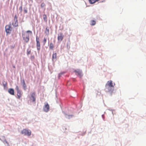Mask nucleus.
I'll return each mask as SVG.
<instances>
[{"mask_svg": "<svg viewBox=\"0 0 146 146\" xmlns=\"http://www.w3.org/2000/svg\"><path fill=\"white\" fill-rule=\"evenodd\" d=\"M113 87L112 81H109L106 85V89L108 92H112L113 90Z\"/></svg>", "mask_w": 146, "mask_h": 146, "instance_id": "1", "label": "nucleus"}, {"mask_svg": "<svg viewBox=\"0 0 146 146\" xmlns=\"http://www.w3.org/2000/svg\"><path fill=\"white\" fill-rule=\"evenodd\" d=\"M22 133L28 136H30L31 134V131L30 130L27 129H23L21 131Z\"/></svg>", "mask_w": 146, "mask_h": 146, "instance_id": "2", "label": "nucleus"}, {"mask_svg": "<svg viewBox=\"0 0 146 146\" xmlns=\"http://www.w3.org/2000/svg\"><path fill=\"white\" fill-rule=\"evenodd\" d=\"M16 90L17 92V98L20 99L22 96V94L21 92L19 90V87L17 86L16 87Z\"/></svg>", "mask_w": 146, "mask_h": 146, "instance_id": "3", "label": "nucleus"}, {"mask_svg": "<svg viewBox=\"0 0 146 146\" xmlns=\"http://www.w3.org/2000/svg\"><path fill=\"white\" fill-rule=\"evenodd\" d=\"M12 25L15 27L18 26L17 17L16 15H15V16L12 22Z\"/></svg>", "mask_w": 146, "mask_h": 146, "instance_id": "4", "label": "nucleus"}, {"mask_svg": "<svg viewBox=\"0 0 146 146\" xmlns=\"http://www.w3.org/2000/svg\"><path fill=\"white\" fill-rule=\"evenodd\" d=\"M36 47L38 51H40V44L39 38L38 36H36Z\"/></svg>", "mask_w": 146, "mask_h": 146, "instance_id": "5", "label": "nucleus"}, {"mask_svg": "<svg viewBox=\"0 0 146 146\" xmlns=\"http://www.w3.org/2000/svg\"><path fill=\"white\" fill-rule=\"evenodd\" d=\"M64 38V35L62 33H60L58 34L57 39L58 41L61 42Z\"/></svg>", "mask_w": 146, "mask_h": 146, "instance_id": "6", "label": "nucleus"}, {"mask_svg": "<svg viewBox=\"0 0 146 146\" xmlns=\"http://www.w3.org/2000/svg\"><path fill=\"white\" fill-rule=\"evenodd\" d=\"M49 106L47 103H46L45 104L43 107L44 111L45 112H48L49 110Z\"/></svg>", "mask_w": 146, "mask_h": 146, "instance_id": "7", "label": "nucleus"}, {"mask_svg": "<svg viewBox=\"0 0 146 146\" xmlns=\"http://www.w3.org/2000/svg\"><path fill=\"white\" fill-rule=\"evenodd\" d=\"M23 39L25 41L27 42L29 40V35H23Z\"/></svg>", "mask_w": 146, "mask_h": 146, "instance_id": "8", "label": "nucleus"}, {"mask_svg": "<svg viewBox=\"0 0 146 146\" xmlns=\"http://www.w3.org/2000/svg\"><path fill=\"white\" fill-rule=\"evenodd\" d=\"M36 93L35 92H33L31 95L30 98L31 100L33 102H35L36 101Z\"/></svg>", "mask_w": 146, "mask_h": 146, "instance_id": "9", "label": "nucleus"}, {"mask_svg": "<svg viewBox=\"0 0 146 146\" xmlns=\"http://www.w3.org/2000/svg\"><path fill=\"white\" fill-rule=\"evenodd\" d=\"M74 72L76 73V74L80 76H82V71L80 70L77 69L74 70Z\"/></svg>", "mask_w": 146, "mask_h": 146, "instance_id": "10", "label": "nucleus"}, {"mask_svg": "<svg viewBox=\"0 0 146 146\" xmlns=\"http://www.w3.org/2000/svg\"><path fill=\"white\" fill-rule=\"evenodd\" d=\"M23 88L24 90H26L27 89V86L26 85L25 81L24 80H23L21 81Z\"/></svg>", "mask_w": 146, "mask_h": 146, "instance_id": "11", "label": "nucleus"}, {"mask_svg": "<svg viewBox=\"0 0 146 146\" xmlns=\"http://www.w3.org/2000/svg\"><path fill=\"white\" fill-rule=\"evenodd\" d=\"M5 30L7 35H8L9 33V25H7L5 26Z\"/></svg>", "mask_w": 146, "mask_h": 146, "instance_id": "12", "label": "nucleus"}, {"mask_svg": "<svg viewBox=\"0 0 146 146\" xmlns=\"http://www.w3.org/2000/svg\"><path fill=\"white\" fill-rule=\"evenodd\" d=\"M56 53L53 54L52 55V60L53 61H56Z\"/></svg>", "mask_w": 146, "mask_h": 146, "instance_id": "13", "label": "nucleus"}, {"mask_svg": "<svg viewBox=\"0 0 146 146\" xmlns=\"http://www.w3.org/2000/svg\"><path fill=\"white\" fill-rule=\"evenodd\" d=\"M44 33L47 35H49V30L48 27H46V29L44 31Z\"/></svg>", "mask_w": 146, "mask_h": 146, "instance_id": "14", "label": "nucleus"}, {"mask_svg": "<svg viewBox=\"0 0 146 146\" xmlns=\"http://www.w3.org/2000/svg\"><path fill=\"white\" fill-rule=\"evenodd\" d=\"M3 85L4 87V88L5 89H6L7 88V82L6 81H3Z\"/></svg>", "mask_w": 146, "mask_h": 146, "instance_id": "15", "label": "nucleus"}, {"mask_svg": "<svg viewBox=\"0 0 146 146\" xmlns=\"http://www.w3.org/2000/svg\"><path fill=\"white\" fill-rule=\"evenodd\" d=\"M10 94L12 95H14V90L12 88L10 89Z\"/></svg>", "mask_w": 146, "mask_h": 146, "instance_id": "16", "label": "nucleus"}, {"mask_svg": "<svg viewBox=\"0 0 146 146\" xmlns=\"http://www.w3.org/2000/svg\"><path fill=\"white\" fill-rule=\"evenodd\" d=\"M99 0H89V2L90 4H93L96 2V1H98Z\"/></svg>", "mask_w": 146, "mask_h": 146, "instance_id": "17", "label": "nucleus"}, {"mask_svg": "<svg viewBox=\"0 0 146 146\" xmlns=\"http://www.w3.org/2000/svg\"><path fill=\"white\" fill-rule=\"evenodd\" d=\"M91 23L90 24L92 26H93L95 25L96 23V22L95 21L92 20H91Z\"/></svg>", "mask_w": 146, "mask_h": 146, "instance_id": "18", "label": "nucleus"}, {"mask_svg": "<svg viewBox=\"0 0 146 146\" xmlns=\"http://www.w3.org/2000/svg\"><path fill=\"white\" fill-rule=\"evenodd\" d=\"M54 47V46L53 43H50L49 46V48L51 50H53Z\"/></svg>", "mask_w": 146, "mask_h": 146, "instance_id": "19", "label": "nucleus"}, {"mask_svg": "<svg viewBox=\"0 0 146 146\" xmlns=\"http://www.w3.org/2000/svg\"><path fill=\"white\" fill-rule=\"evenodd\" d=\"M43 18L44 21L45 22H47V18L46 17V15L44 14L43 15Z\"/></svg>", "mask_w": 146, "mask_h": 146, "instance_id": "20", "label": "nucleus"}, {"mask_svg": "<svg viewBox=\"0 0 146 146\" xmlns=\"http://www.w3.org/2000/svg\"><path fill=\"white\" fill-rule=\"evenodd\" d=\"M31 49H27V55H28L29 54H30L31 53Z\"/></svg>", "mask_w": 146, "mask_h": 146, "instance_id": "21", "label": "nucleus"}, {"mask_svg": "<svg viewBox=\"0 0 146 146\" xmlns=\"http://www.w3.org/2000/svg\"><path fill=\"white\" fill-rule=\"evenodd\" d=\"M30 58L31 60H33L35 59V56L34 55L31 56Z\"/></svg>", "mask_w": 146, "mask_h": 146, "instance_id": "22", "label": "nucleus"}, {"mask_svg": "<svg viewBox=\"0 0 146 146\" xmlns=\"http://www.w3.org/2000/svg\"><path fill=\"white\" fill-rule=\"evenodd\" d=\"M45 5V4L44 3H42L41 5V6L42 8H43L44 6Z\"/></svg>", "mask_w": 146, "mask_h": 146, "instance_id": "23", "label": "nucleus"}, {"mask_svg": "<svg viewBox=\"0 0 146 146\" xmlns=\"http://www.w3.org/2000/svg\"><path fill=\"white\" fill-rule=\"evenodd\" d=\"M24 11L25 13H27V10L26 9L24 8Z\"/></svg>", "mask_w": 146, "mask_h": 146, "instance_id": "24", "label": "nucleus"}, {"mask_svg": "<svg viewBox=\"0 0 146 146\" xmlns=\"http://www.w3.org/2000/svg\"><path fill=\"white\" fill-rule=\"evenodd\" d=\"M19 9L20 10V11L21 12H22V10H23L22 6H21V7H19Z\"/></svg>", "mask_w": 146, "mask_h": 146, "instance_id": "25", "label": "nucleus"}, {"mask_svg": "<svg viewBox=\"0 0 146 146\" xmlns=\"http://www.w3.org/2000/svg\"><path fill=\"white\" fill-rule=\"evenodd\" d=\"M46 41V39L45 38H44L43 40V42H44V44H45Z\"/></svg>", "mask_w": 146, "mask_h": 146, "instance_id": "26", "label": "nucleus"}, {"mask_svg": "<svg viewBox=\"0 0 146 146\" xmlns=\"http://www.w3.org/2000/svg\"><path fill=\"white\" fill-rule=\"evenodd\" d=\"M27 33H31V34L32 33V31H27Z\"/></svg>", "mask_w": 146, "mask_h": 146, "instance_id": "27", "label": "nucleus"}, {"mask_svg": "<svg viewBox=\"0 0 146 146\" xmlns=\"http://www.w3.org/2000/svg\"><path fill=\"white\" fill-rule=\"evenodd\" d=\"M63 73H60L59 74V77H60L61 76V75L63 74Z\"/></svg>", "mask_w": 146, "mask_h": 146, "instance_id": "28", "label": "nucleus"}, {"mask_svg": "<svg viewBox=\"0 0 146 146\" xmlns=\"http://www.w3.org/2000/svg\"><path fill=\"white\" fill-rule=\"evenodd\" d=\"M5 141L6 143H7V144H8V143H7V141Z\"/></svg>", "mask_w": 146, "mask_h": 146, "instance_id": "29", "label": "nucleus"}, {"mask_svg": "<svg viewBox=\"0 0 146 146\" xmlns=\"http://www.w3.org/2000/svg\"><path fill=\"white\" fill-rule=\"evenodd\" d=\"M8 92H9V90H8Z\"/></svg>", "mask_w": 146, "mask_h": 146, "instance_id": "30", "label": "nucleus"}, {"mask_svg": "<svg viewBox=\"0 0 146 146\" xmlns=\"http://www.w3.org/2000/svg\"><path fill=\"white\" fill-rule=\"evenodd\" d=\"M13 67H14V68H15V66H13Z\"/></svg>", "mask_w": 146, "mask_h": 146, "instance_id": "31", "label": "nucleus"}]
</instances>
